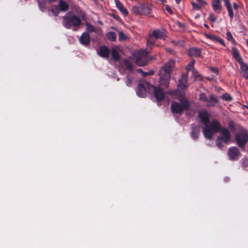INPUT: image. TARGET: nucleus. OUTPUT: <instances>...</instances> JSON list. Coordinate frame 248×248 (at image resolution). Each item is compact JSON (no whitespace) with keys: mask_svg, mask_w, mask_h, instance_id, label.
I'll list each match as a JSON object with an SVG mask.
<instances>
[{"mask_svg":"<svg viewBox=\"0 0 248 248\" xmlns=\"http://www.w3.org/2000/svg\"><path fill=\"white\" fill-rule=\"evenodd\" d=\"M175 62L170 60L161 68L159 70L160 85L167 88L169 86L170 78V74L175 67Z\"/></svg>","mask_w":248,"mask_h":248,"instance_id":"obj_1","label":"nucleus"},{"mask_svg":"<svg viewBox=\"0 0 248 248\" xmlns=\"http://www.w3.org/2000/svg\"><path fill=\"white\" fill-rule=\"evenodd\" d=\"M62 19L63 25L67 29H70L72 27H78L81 24V19L71 12L66 13Z\"/></svg>","mask_w":248,"mask_h":248,"instance_id":"obj_2","label":"nucleus"},{"mask_svg":"<svg viewBox=\"0 0 248 248\" xmlns=\"http://www.w3.org/2000/svg\"><path fill=\"white\" fill-rule=\"evenodd\" d=\"M198 116L200 119L205 125V127L203 129V133L204 137L206 139H212L213 138V133L209 125V114L206 111H203L200 112Z\"/></svg>","mask_w":248,"mask_h":248,"instance_id":"obj_3","label":"nucleus"},{"mask_svg":"<svg viewBox=\"0 0 248 248\" xmlns=\"http://www.w3.org/2000/svg\"><path fill=\"white\" fill-rule=\"evenodd\" d=\"M179 100L181 104L175 101L171 102L170 108L173 113H181L184 109L188 110L190 107L189 102L184 96L180 97Z\"/></svg>","mask_w":248,"mask_h":248,"instance_id":"obj_4","label":"nucleus"},{"mask_svg":"<svg viewBox=\"0 0 248 248\" xmlns=\"http://www.w3.org/2000/svg\"><path fill=\"white\" fill-rule=\"evenodd\" d=\"M220 136L216 140V144L219 148H222L225 144H228L230 141L232 136L228 129L222 128L219 131Z\"/></svg>","mask_w":248,"mask_h":248,"instance_id":"obj_5","label":"nucleus"},{"mask_svg":"<svg viewBox=\"0 0 248 248\" xmlns=\"http://www.w3.org/2000/svg\"><path fill=\"white\" fill-rule=\"evenodd\" d=\"M132 11L137 15H149L152 12V9L147 4H141L133 7Z\"/></svg>","mask_w":248,"mask_h":248,"instance_id":"obj_6","label":"nucleus"},{"mask_svg":"<svg viewBox=\"0 0 248 248\" xmlns=\"http://www.w3.org/2000/svg\"><path fill=\"white\" fill-rule=\"evenodd\" d=\"M237 145L241 148L245 147L248 140V134L245 131H242L235 136Z\"/></svg>","mask_w":248,"mask_h":248,"instance_id":"obj_7","label":"nucleus"},{"mask_svg":"<svg viewBox=\"0 0 248 248\" xmlns=\"http://www.w3.org/2000/svg\"><path fill=\"white\" fill-rule=\"evenodd\" d=\"M147 52L145 50L139 51L136 55V63L140 66L145 65L147 63Z\"/></svg>","mask_w":248,"mask_h":248,"instance_id":"obj_8","label":"nucleus"},{"mask_svg":"<svg viewBox=\"0 0 248 248\" xmlns=\"http://www.w3.org/2000/svg\"><path fill=\"white\" fill-rule=\"evenodd\" d=\"M240 153L235 147H230L228 151V155L231 160H234L238 159Z\"/></svg>","mask_w":248,"mask_h":248,"instance_id":"obj_9","label":"nucleus"},{"mask_svg":"<svg viewBox=\"0 0 248 248\" xmlns=\"http://www.w3.org/2000/svg\"><path fill=\"white\" fill-rule=\"evenodd\" d=\"M209 125L210 130L212 131V133H217L219 132L221 128V125L219 122L216 120H212L211 122H209Z\"/></svg>","mask_w":248,"mask_h":248,"instance_id":"obj_10","label":"nucleus"},{"mask_svg":"<svg viewBox=\"0 0 248 248\" xmlns=\"http://www.w3.org/2000/svg\"><path fill=\"white\" fill-rule=\"evenodd\" d=\"M204 36L206 38L214 42H217L220 44L221 45L223 46H226L224 40L222 38L218 36L207 33H205L204 34Z\"/></svg>","mask_w":248,"mask_h":248,"instance_id":"obj_11","label":"nucleus"},{"mask_svg":"<svg viewBox=\"0 0 248 248\" xmlns=\"http://www.w3.org/2000/svg\"><path fill=\"white\" fill-rule=\"evenodd\" d=\"M152 36L156 39L157 38L161 39L163 40L165 39L166 37V31L164 29H156L154 30L152 32Z\"/></svg>","mask_w":248,"mask_h":248,"instance_id":"obj_12","label":"nucleus"},{"mask_svg":"<svg viewBox=\"0 0 248 248\" xmlns=\"http://www.w3.org/2000/svg\"><path fill=\"white\" fill-rule=\"evenodd\" d=\"M79 40L82 45L85 46H88L91 41L90 36L89 33L87 32L83 33L80 37Z\"/></svg>","mask_w":248,"mask_h":248,"instance_id":"obj_13","label":"nucleus"},{"mask_svg":"<svg viewBox=\"0 0 248 248\" xmlns=\"http://www.w3.org/2000/svg\"><path fill=\"white\" fill-rule=\"evenodd\" d=\"M109 50L106 46H102L97 50V54L101 57L108 59L109 57Z\"/></svg>","mask_w":248,"mask_h":248,"instance_id":"obj_14","label":"nucleus"},{"mask_svg":"<svg viewBox=\"0 0 248 248\" xmlns=\"http://www.w3.org/2000/svg\"><path fill=\"white\" fill-rule=\"evenodd\" d=\"M154 94L157 101H161L164 99V93L160 88L154 87Z\"/></svg>","mask_w":248,"mask_h":248,"instance_id":"obj_15","label":"nucleus"},{"mask_svg":"<svg viewBox=\"0 0 248 248\" xmlns=\"http://www.w3.org/2000/svg\"><path fill=\"white\" fill-rule=\"evenodd\" d=\"M201 50L199 48L196 47L190 48L187 50V54L188 55L190 56L199 57L201 56Z\"/></svg>","mask_w":248,"mask_h":248,"instance_id":"obj_16","label":"nucleus"},{"mask_svg":"<svg viewBox=\"0 0 248 248\" xmlns=\"http://www.w3.org/2000/svg\"><path fill=\"white\" fill-rule=\"evenodd\" d=\"M241 64L240 65V72L243 75V76L246 78L248 79V65L243 62V61L241 62H239Z\"/></svg>","mask_w":248,"mask_h":248,"instance_id":"obj_17","label":"nucleus"},{"mask_svg":"<svg viewBox=\"0 0 248 248\" xmlns=\"http://www.w3.org/2000/svg\"><path fill=\"white\" fill-rule=\"evenodd\" d=\"M115 2L117 8L119 10V11L122 13V14L124 16H126L128 15V11L125 8L123 4L119 0H115Z\"/></svg>","mask_w":248,"mask_h":248,"instance_id":"obj_18","label":"nucleus"},{"mask_svg":"<svg viewBox=\"0 0 248 248\" xmlns=\"http://www.w3.org/2000/svg\"><path fill=\"white\" fill-rule=\"evenodd\" d=\"M218 99L216 97L214 96L213 95H210L209 96V97L208 98L206 106L208 107H213L215 106L216 104H218Z\"/></svg>","mask_w":248,"mask_h":248,"instance_id":"obj_19","label":"nucleus"},{"mask_svg":"<svg viewBox=\"0 0 248 248\" xmlns=\"http://www.w3.org/2000/svg\"><path fill=\"white\" fill-rule=\"evenodd\" d=\"M137 93L140 97H144L146 93V90L143 84H139L137 89Z\"/></svg>","mask_w":248,"mask_h":248,"instance_id":"obj_20","label":"nucleus"},{"mask_svg":"<svg viewBox=\"0 0 248 248\" xmlns=\"http://www.w3.org/2000/svg\"><path fill=\"white\" fill-rule=\"evenodd\" d=\"M212 5L213 10L217 13H219L221 12L222 5L219 0H213Z\"/></svg>","mask_w":248,"mask_h":248,"instance_id":"obj_21","label":"nucleus"},{"mask_svg":"<svg viewBox=\"0 0 248 248\" xmlns=\"http://www.w3.org/2000/svg\"><path fill=\"white\" fill-rule=\"evenodd\" d=\"M232 49L233 57L238 62H241L243 59L239 55L237 49L235 47H232Z\"/></svg>","mask_w":248,"mask_h":248,"instance_id":"obj_22","label":"nucleus"},{"mask_svg":"<svg viewBox=\"0 0 248 248\" xmlns=\"http://www.w3.org/2000/svg\"><path fill=\"white\" fill-rule=\"evenodd\" d=\"M59 6L60 7V10L62 12H65L69 9V5L66 2L62 0H59Z\"/></svg>","mask_w":248,"mask_h":248,"instance_id":"obj_23","label":"nucleus"},{"mask_svg":"<svg viewBox=\"0 0 248 248\" xmlns=\"http://www.w3.org/2000/svg\"><path fill=\"white\" fill-rule=\"evenodd\" d=\"M186 77L183 76L182 78L179 80V84L178 85L179 89L185 90L186 88Z\"/></svg>","mask_w":248,"mask_h":248,"instance_id":"obj_24","label":"nucleus"},{"mask_svg":"<svg viewBox=\"0 0 248 248\" xmlns=\"http://www.w3.org/2000/svg\"><path fill=\"white\" fill-rule=\"evenodd\" d=\"M154 36H152V34H151L147 41V46L148 47L152 46L155 42V39L154 38Z\"/></svg>","mask_w":248,"mask_h":248,"instance_id":"obj_25","label":"nucleus"},{"mask_svg":"<svg viewBox=\"0 0 248 248\" xmlns=\"http://www.w3.org/2000/svg\"><path fill=\"white\" fill-rule=\"evenodd\" d=\"M107 36L108 39L111 41H114L116 39V34L114 32L110 31L107 34Z\"/></svg>","mask_w":248,"mask_h":248,"instance_id":"obj_26","label":"nucleus"},{"mask_svg":"<svg viewBox=\"0 0 248 248\" xmlns=\"http://www.w3.org/2000/svg\"><path fill=\"white\" fill-rule=\"evenodd\" d=\"M111 57L113 60H119L120 55H119V53L116 49H113L111 50Z\"/></svg>","mask_w":248,"mask_h":248,"instance_id":"obj_27","label":"nucleus"},{"mask_svg":"<svg viewBox=\"0 0 248 248\" xmlns=\"http://www.w3.org/2000/svg\"><path fill=\"white\" fill-rule=\"evenodd\" d=\"M86 30L89 32H95L96 31V29L95 26L88 23H86Z\"/></svg>","mask_w":248,"mask_h":248,"instance_id":"obj_28","label":"nucleus"},{"mask_svg":"<svg viewBox=\"0 0 248 248\" xmlns=\"http://www.w3.org/2000/svg\"><path fill=\"white\" fill-rule=\"evenodd\" d=\"M133 80V77L132 76L129 75H127L125 83L128 87L131 86Z\"/></svg>","mask_w":248,"mask_h":248,"instance_id":"obj_29","label":"nucleus"},{"mask_svg":"<svg viewBox=\"0 0 248 248\" xmlns=\"http://www.w3.org/2000/svg\"><path fill=\"white\" fill-rule=\"evenodd\" d=\"M226 38L232 44H235V41L234 39L232 33L230 31H227L226 33Z\"/></svg>","mask_w":248,"mask_h":248,"instance_id":"obj_30","label":"nucleus"},{"mask_svg":"<svg viewBox=\"0 0 248 248\" xmlns=\"http://www.w3.org/2000/svg\"><path fill=\"white\" fill-rule=\"evenodd\" d=\"M195 62V60H193L190 61L186 66V70L187 71L193 70L194 69V65Z\"/></svg>","mask_w":248,"mask_h":248,"instance_id":"obj_31","label":"nucleus"},{"mask_svg":"<svg viewBox=\"0 0 248 248\" xmlns=\"http://www.w3.org/2000/svg\"><path fill=\"white\" fill-rule=\"evenodd\" d=\"M50 11L55 16H57L59 13V9L57 6H53L51 8Z\"/></svg>","mask_w":248,"mask_h":248,"instance_id":"obj_32","label":"nucleus"},{"mask_svg":"<svg viewBox=\"0 0 248 248\" xmlns=\"http://www.w3.org/2000/svg\"><path fill=\"white\" fill-rule=\"evenodd\" d=\"M208 98L204 93H202L200 95L199 100L202 102H205L208 101Z\"/></svg>","mask_w":248,"mask_h":248,"instance_id":"obj_33","label":"nucleus"},{"mask_svg":"<svg viewBox=\"0 0 248 248\" xmlns=\"http://www.w3.org/2000/svg\"><path fill=\"white\" fill-rule=\"evenodd\" d=\"M38 6L42 12H44L46 10V3L45 1L41 2L40 1H38Z\"/></svg>","mask_w":248,"mask_h":248,"instance_id":"obj_34","label":"nucleus"},{"mask_svg":"<svg viewBox=\"0 0 248 248\" xmlns=\"http://www.w3.org/2000/svg\"><path fill=\"white\" fill-rule=\"evenodd\" d=\"M227 9L228 10V12L229 13V16L231 18V20H232L233 18V12L232 9V6H229L228 7H226Z\"/></svg>","mask_w":248,"mask_h":248,"instance_id":"obj_35","label":"nucleus"},{"mask_svg":"<svg viewBox=\"0 0 248 248\" xmlns=\"http://www.w3.org/2000/svg\"><path fill=\"white\" fill-rule=\"evenodd\" d=\"M199 134H200V129H199V127L198 131H194V130L192 131L191 136H192V138L195 140V139H197L198 138Z\"/></svg>","mask_w":248,"mask_h":248,"instance_id":"obj_36","label":"nucleus"},{"mask_svg":"<svg viewBox=\"0 0 248 248\" xmlns=\"http://www.w3.org/2000/svg\"><path fill=\"white\" fill-rule=\"evenodd\" d=\"M171 42L175 46H184L185 44L183 40L172 41Z\"/></svg>","mask_w":248,"mask_h":248,"instance_id":"obj_37","label":"nucleus"},{"mask_svg":"<svg viewBox=\"0 0 248 248\" xmlns=\"http://www.w3.org/2000/svg\"><path fill=\"white\" fill-rule=\"evenodd\" d=\"M221 98L225 101H231L232 100V97L228 93H225L223 94L221 96Z\"/></svg>","mask_w":248,"mask_h":248,"instance_id":"obj_38","label":"nucleus"},{"mask_svg":"<svg viewBox=\"0 0 248 248\" xmlns=\"http://www.w3.org/2000/svg\"><path fill=\"white\" fill-rule=\"evenodd\" d=\"M209 19L212 22H215L216 21L217 17L213 13H210L209 16Z\"/></svg>","mask_w":248,"mask_h":248,"instance_id":"obj_39","label":"nucleus"},{"mask_svg":"<svg viewBox=\"0 0 248 248\" xmlns=\"http://www.w3.org/2000/svg\"><path fill=\"white\" fill-rule=\"evenodd\" d=\"M193 8L195 10H200L201 9V6L199 4L196 3L195 2L191 3Z\"/></svg>","mask_w":248,"mask_h":248,"instance_id":"obj_40","label":"nucleus"},{"mask_svg":"<svg viewBox=\"0 0 248 248\" xmlns=\"http://www.w3.org/2000/svg\"><path fill=\"white\" fill-rule=\"evenodd\" d=\"M124 62H125V65L126 67H127V68L129 70H131L133 67L132 64L127 61H125Z\"/></svg>","mask_w":248,"mask_h":248,"instance_id":"obj_41","label":"nucleus"},{"mask_svg":"<svg viewBox=\"0 0 248 248\" xmlns=\"http://www.w3.org/2000/svg\"><path fill=\"white\" fill-rule=\"evenodd\" d=\"M197 1L200 6H201V7L207 4V2L203 0H197Z\"/></svg>","mask_w":248,"mask_h":248,"instance_id":"obj_42","label":"nucleus"},{"mask_svg":"<svg viewBox=\"0 0 248 248\" xmlns=\"http://www.w3.org/2000/svg\"><path fill=\"white\" fill-rule=\"evenodd\" d=\"M210 70L213 72L216 76H217L218 74V70L217 68L215 67H211Z\"/></svg>","mask_w":248,"mask_h":248,"instance_id":"obj_43","label":"nucleus"},{"mask_svg":"<svg viewBox=\"0 0 248 248\" xmlns=\"http://www.w3.org/2000/svg\"><path fill=\"white\" fill-rule=\"evenodd\" d=\"M166 10L170 14H172L173 13V11L172 9L169 7L168 5H166L165 6Z\"/></svg>","mask_w":248,"mask_h":248,"instance_id":"obj_44","label":"nucleus"},{"mask_svg":"<svg viewBox=\"0 0 248 248\" xmlns=\"http://www.w3.org/2000/svg\"><path fill=\"white\" fill-rule=\"evenodd\" d=\"M119 40L123 39L124 38L125 35L122 32H120L119 33Z\"/></svg>","mask_w":248,"mask_h":248,"instance_id":"obj_45","label":"nucleus"},{"mask_svg":"<svg viewBox=\"0 0 248 248\" xmlns=\"http://www.w3.org/2000/svg\"><path fill=\"white\" fill-rule=\"evenodd\" d=\"M224 2V3H225V5L226 7H228V6H231V3L229 1V0H223Z\"/></svg>","mask_w":248,"mask_h":248,"instance_id":"obj_46","label":"nucleus"},{"mask_svg":"<svg viewBox=\"0 0 248 248\" xmlns=\"http://www.w3.org/2000/svg\"><path fill=\"white\" fill-rule=\"evenodd\" d=\"M233 8L235 10H237L238 9V5L235 3H233Z\"/></svg>","mask_w":248,"mask_h":248,"instance_id":"obj_47","label":"nucleus"},{"mask_svg":"<svg viewBox=\"0 0 248 248\" xmlns=\"http://www.w3.org/2000/svg\"><path fill=\"white\" fill-rule=\"evenodd\" d=\"M142 73H143L142 76H144V77H145V76H146L148 75L147 73H145V72H143Z\"/></svg>","mask_w":248,"mask_h":248,"instance_id":"obj_48","label":"nucleus"},{"mask_svg":"<svg viewBox=\"0 0 248 248\" xmlns=\"http://www.w3.org/2000/svg\"><path fill=\"white\" fill-rule=\"evenodd\" d=\"M204 26L205 28H206L207 29H209V26H208L207 24H204Z\"/></svg>","mask_w":248,"mask_h":248,"instance_id":"obj_49","label":"nucleus"},{"mask_svg":"<svg viewBox=\"0 0 248 248\" xmlns=\"http://www.w3.org/2000/svg\"><path fill=\"white\" fill-rule=\"evenodd\" d=\"M175 1L177 4H179L181 0H175Z\"/></svg>","mask_w":248,"mask_h":248,"instance_id":"obj_50","label":"nucleus"},{"mask_svg":"<svg viewBox=\"0 0 248 248\" xmlns=\"http://www.w3.org/2000/svg\"><path fill=\"white\" fill-rule=\"evenodd\" d=\"M138 71L139 72H141V73H142L143 71H142V70L141 69V68H140L138 70Z\"/></svg>","mask_w":248,"mask_h":248,"instance_id":"obj_51","label":"nucleus"},{"mask_svg":"<svg viewBox=\"0 0 248 248\" xmlns=\"http://www.w3.org/2000/svg\"><path fill=\"white\" fill-rule=\"evenodd\" d=\"M49 1H55L57 0H48Z\"/></svg>","mask_w":248,"mask_h":248,"instance_id":"obj_52","label":"nucleus"}]
</instances>
